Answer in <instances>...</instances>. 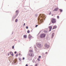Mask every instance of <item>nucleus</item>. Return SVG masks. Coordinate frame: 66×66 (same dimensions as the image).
Returning <instances> with one entry per match:
<instances>
[{
	"label": "nucleus",
	"mask_w": 66,
	"mask_h": 66,
	"mask_svg": "<svg viewBox=\"0 0 66 66\" xmlns=\"http://www.w3.org/2000/svg\"><path fill=\"white\" fill-rule=\"evenodd\" d=\"M45 15L43 14H41L40 16H39L38 18V20H40V22H42L43 21V19H44L45 18Z\"/></svg>",
	"instance_id": "1"
},
{
	"label": "nucleus",
	"mask_w": 66,
	"mask_h": 66,
	"mask_svg": "<svg viewBox=\"0 0 66 66\" xmlns=\"http://www.w3.org/2000/svg\"><path fill=\"white\" fill-rule=\"evenodd\" d=\"M51 22L52 23H55L56 22V20L55 18H53L51 19Z\"/></svg>",
	"instance_id": "2"
},
{
	"label": "nucleus",
	"mask_w": 66,
	"mask_h": 66,
	"mask_svg": "<svg viewBox=\"0 0 66 66\" xmlns=\"http://www.w3.org/2000/svg\"><path fill=\"white\" fill-rule=\"evenodd\" d=\"M46 34H42L40 35V38H44L46 36Z\"/></svg>",
	"instance_id": "3"
},
{
	"label": "nucleus",
	"mask_w": 66,
	"mask_h": 66,
	"mask_svg": "<svg viewBox=\"0 0 66 66\" xmlns=\"http://www.w3.org/2000/svg\"><path fill=\"white\" fill-rule=\"evenodd\" d=\"M37 46L38 47V48H41L42 47L41 44L39 43L37 44Z\"/></svg>",
	"instance_id": "4"
},
{
	"label": "nucleus",
	"mask_w": 66,
	"mask_h": 66,
	"mask_svg": "<svg viewBox=\"0 0 66 66\" xmlns=\"http://www.w3.org/2000/svg\"><path fill=\"white\" fill-rule=\"evenodd\" d=\"M44 46L45 48H48L49 47H50V46H49V45L47 44H45L44 45Z\"/></svg>",
	"instance_id": "5"
},
{
	"label": "nucleus",
	"mask_w": 66,
	"mask_h": 66,
	"mask_svg": "<svg viewBox=\"0 0 66 66\" xmlns=\"http://www.w3.org/2000/svg\"><path fill=\"white\" fill-rule=\"evenodd\" d=\"M30 55L31 57H33L34 56V54L32 52L30 54Z\"/></svg>",
	"instance_id": "6"
},
{
	"label": "nucleus",
	"mask_w": 66,
	"mask_h": 66,
	"mask_svg": "<svg viewBox=\"0 0 66 66\" xmlns=\"http://www.w3.org/2000/svg\"><path fill=\"white\" fill-rule=\"evenodd\" d=\"M10 53L11 55L12 56H14V54H13V53L12 52H10Z\"/></svg>",
	"instance_id": "7"
},
{
	"label": "nucleus",
	"mask_w": 66,
	"mask_h": 66,
	"mask_svg": "<svg viewBox=\"0 0 66 66\" xmlns=\"http://www.w3.org/2000/svg\"><path fill=\"white\" fill-rule=\"evenodd\" d=\"M56 28H57V26H54L52 30H53V29H56Z\"/></svg>",
	"instance_id": "8"
},
{
	"label": "nucleus",
	"mask_w": 66,
	"mask_h": 66,
	"mask_svg": "<svg viewBox=\"0 0 66 66\" xmlns=\"http://www.w3.org/2000/svg\"><path fill=\"white\" fill-rule=\"evenodd\" d=\"M49 29H50V30L49 31H51V29H52V26H49Z\"/></svg>",
	"instance_id": "9"
},
{
	"label": "nucleus",
	"mask_w": 66,
	"mask_h": 66,
	"mask_svg": "<svg viewBox=\"0 0 66 66\" xmlns=\"http://www.w3.org/2000/svg\"><path fill=\"white\" fill-rule=\"evenodd\" d=\"M58 10V8H55L54 10H53V11L54 12V11H57V10Z\"/></svg>",
	"instance_id": "10"
},
{
	"label": "nucleus",
	"mask_w": 66,
	"mask_h": 66,
	"mask_svg": "<svg viewBox=\"0 0 66 66\" xmlns=\"http://www.w3.org/2000/svg\"><path fill=\"white\" fill-rule=\"evenodd\" d=\"M28 37H29V38L30 39V38H31V37H32V36H31V35H29Z\"/></svg>",
	"instance_id": "11"
},
{
	"label": "nucleus",
	"mask_w": 66,
	"mask_h": 66,
	"mask_svg": "<svg viewBox=\"0 0 66 66\" xmlns=\"http://www.w3.org/2000/svg\"><path fill=\"white\" fill-rule=\"evenodd\" d=\"M23 36H24V38H27V35H24Z\"/></svg>",
	"instance_id": "12"
},
{
	"label": "nucleus",
	"mask_w": 66,
	"mask_h": 66,
	"mask_svg": "<svg viewBox=\"0 0 66 66\" xmlns=\"http://www.w3.org/2000/svg\"><path fill=\"white\" fill-rule=\"evenodd\" d=\"M15 13H16V14H18V13H19V12H18V11L17 10L15 12Z\"/></svg>",
	"instance_id": "13"
},
{
	"label": "nucleus",
	"mask_w": 66,
	"mask_h": 66,
	"mask_svg": "<svg viewBox=\"0 0 66 66\" xmlns=\"http://www.w3.org/2000/svg\"><path fill=\"white\" fill-rule=\"evenodd\" d=\"M33 52V51L31 50H30L29 51V52Z\"/></svg>",
	"instance_id": "14"
},
{
	"label": "nucleus",
	"mask_w": 66,
	"mask_h": 66,
	"mask_svg": "<svg viewBox=\"0 0 66 66\" xmlns=\"http://www.w3.org/2000/svg\"><path fill=\"white\" fill-rule=\"evenodd\" d=\"M15 22H17V21H18V19H16L15 20Z\"/></svg>",
	"instance_id": "15"
},
{
	"label": "nucleus",
	"mask_w": 66,
	"mask_h": 66,
	"mask_svg": "<svg viewBox=\"0 0 66 66\" xmlns=\"http://www.w3.org/2000/svg\"><path fill=\"white\" fill-rule=\"evenodd\" d=\"M17 61V60L16 59L15 61L14 62V63H16V61Z\"/></svg>",
	"instance_id": "16"
},
{
	"label": "nucleus",
	"mask_w": 66,
	"mask_h": 66,
	"mask_svg": "<svg viewBox=\"0 0 66 66\" xmlns=\"http://www.w3.org/2000/svg\"><path fill=\"white\" fill-rule=\"evenodd\" d=\"M37 60L38 61H39H39H40V59H39V58H38Z\"/></svg>",
	"instance_id": "17"
},
{
	"label": "nucleus",
	"mask_w": 66,
	"mask_h": 66,
	"mask_svg": "<svg viewBox=\"0 0 66 66\" xmlns=\"http://www.w3.org/2000/svg\"><path fill=\"white\" fill-rule=\"evenodd\" d=\"M54 33H53L52 34V36H54Z\"/></svg>",
	"instance_id": "18"
},
{
	"label": "nucleus",
	"mask_w": 66,
	"mask_h": 66,
	"mask_svg": "<svg viewBox=\"0 0 66 66\" xmlns=\"http://www.w3.org/2000/svg\"><path fill=\"white\" fill-rule=\"evenodd\" d=\"M27 32L28 33H30V31L28 30L27 31Z\"/></svg>",
	"instance_id": "19"
},
{
	"label": "nucleus",
	"mask_w": 66,
	"mask_h": 66,
	"mask_svg": "<svg viewBox=\"0 0 66 66\" xmlns=\"http://www.w3.org/2000/svg\"><path fill=\"white\" fill-rule=\"evenodd\" d=\"M18 54H16V55L15 56L16 57H17V56H18Z\"/></svg>",
	"instance_id": "20"
},
{
	"label": "nucleus",
	"mask_w": 66,
	"mask_h": 66,
	"mask_svg": "<svg viewBox=\"0 0 66 66\" xmlns=\"http://www.w3.org/2000/svg\"><path fill=\"white\" fill-rule=\"evenodd\" d=\"M60 12H62V10L61 9H60Z\"/></svg>",
	"instance_id": "21"
},
{
	"label": "nucleus",
	"mask_w": 66,
	"mask_h": 66,
	"mask_svg": "<svg viewBox=\"0 0 66 66\" xmlns=\"http://www.w3.org/2000/svg\"><path fill=\"white\" fill-rule=\"evenodd\" d=\"M40 58H41V56H39V59H40Z\"/></svg>",
	"instance_id": "22"
},
{
	"label": "nucleus",
	"mask_w": 66,
	"mask_h": 66,
	"mask_svg": "<svg viewBox=\"0 0 66 66\" xmlns=\"http://www.w3.org/2000/svg\"><path fill=\"white\" fill-rule=\"evenodd\" d=\"M12 49H14V46H12Z\"/></svg>",
	"instance_id": "23"
},
{
	"label": "nucleus",
	"mask_w": 66,
	"mask_h": 66,
	"mask_svg": "<svg viewBox=\"0 0 66 66\" xmlns=\"http://www.w3.org/2000/svg\"><path fill=\"white\" fill-rule=\"evenodd\" d=\"M57 19H59V16H57Z\"/></svg>",
	"instance_id": "24"
},
{
	"label": "nucleus",
	"mask_w": 66,
	"mask_h": 66,
	"mask_svg": "<svg viewBox=\"0 0 66 66\" xmlns=\"http://www.w3.org/2000/svg\"><path fill=\"white\" fill-rule=\"evenodd\" d=\"M25 24H26L25 23H24V24H23L24 27V26H25Z\"/></svg>",
	"instance_id": "25"
},
{
	"label": "nucleus",
	"mask_w": 66,
	"mask_h": 66,
	"mask_svg": "<svg viewBox=\"0 0 66 66\" xmlns=\"http://www.w3.org/2000/svg\"><path fill=\"white\" fill-rule=\"evenodd\" d=\"M38 65L37 64H36L35 65V66H37Z\"/></svg>",
	"instance_id": "26"
},
{
	"label": "nucleus",
	"mask_w": 66,
	"mask_h": 66,
	"mask_svg": "<svg viewBox=\"0 0 66 66\" xmlns=\"http://www.w3.org/2000/svg\"><path fill=\"white\" fill-rule=\"evenodd\" d=\"M26 28L27 29H28V26H27L26 27Z\"/></svg>",
	"instance_id": "27"
},
{
	"label": "nucleus",
	"mask_w": 66,
	"mask_h": 66,
	"mask_svg": "<svg viewBox=\"0 0 66 66\" xmlns=\"http://www.w3.org/2000/svg\"><path fill=\"white\" fill-rule=\"evenodd\" d=\"M17 53V52H14V53H15V54H16V53Z\"/></svg>",
	"instance_id": "28"
},
{
	"label": "nucleus",
	"mask_w": 66,
	"mask_h": 66,
	"mask_svg": "<svg viewBox=\"0 0 66 66\" xmlns=\"http://www.w3.org/2000/svg\"><path fill=\"white\" fill-rule=\"evenodd\" d=\"M24 60V57L23 58V60Z\"/></svg>",
	"instance_id": "29"
},
{
	"label": "nucleus",
	"mask_w": 66,
	"mask_h": 66,
	"mask_svg": "<svg viewBox=\"0 0 66 66\" xmlns=\"http://www.w3.org/2000/svg\"><path fill=\"white\" fill-rule=\"evenodd\" d=\"M51 14V12H50V13H49V15H50Z\"/></svg>",
	"instance_id": "30"
},
{
	"label": "nucleus",
	"mask_w": 66,
	"mask_h": 66,
	"mask_svg": "<svg viewBox=\"0 0 66 66\" xmlns=\"http://www.w3.org/2000/svg\"><path fill=\"white\" fill-rule=\"evenodd\" d=\"M37 26H38V25H36V26L35 27H37Z\"/></svg>",
	"instance_id": "31"
},
{
	"label": "nucleus",
	"mask_w": 66,
	"mask_h": 66,
	"mask_svg": "<svg viewBox=\"0 0 66 66\" xmlns=\"http://www.w3.org/2000/svg\"><path fill=\"white\" fill-rule=\"evenodd\" d=\"M26 66H28V64H26Z\"/></svg>",
	"instance_id": "32"
},
{
	"label": "nucleus",
	"mask_w": 66,
	"mask_h": 66,
	"mask_svg": "<svg viewBox=\"0 0 66 66\" xmlns=\"http://www.w3.org/2000/svg\"><path fill=\"white\" fill-rule=\"evenodd\" d=\"M8 55H10V54H9V53H8Z\"/></svg>",
	"instance_id": "33"
},
{
	"label": "nucleus",
	"mask_w": 66,
	"mask_h": 66,
	"mask_svg": "<svg viewBox=\"0 0 66 66\" xmlns=\"http://www.w3.org/2000/svg\"><path fill=\"white\" fill-rule=\"evenodd\" d=\"M36 16H37V14H36V15H35Z\"/></svg>",
	"instance_id": "34"
},
{
	"label": "nucleus",
	"mask_w": 66,
	"mask_h": 66,
	"mask_svg": "<svg viewBox=\"0 0 66 66\" xmlns=\"http://www.w3.org/2000/svg\"><path fill=\"white\" fill-rule=\"evenodd\" d=\"M20 54H21L20 53L19 54V55H20Z\"/></svg>",
	"instance_id": "35"
},
{
	"label": "nucleus",
	"mask_w": 66,
	"mask_h": 66,
	"mask_svg": "<svg viewBox=\"0 0 66 66\" xmlns=\"http://www.w3.org/2000/svg\"><path fill=\"white\" fill-rule=\"evenodd\" d=\"M47 52H46L45 53V54H47Z\"/></svg>",
	"instance_id": "36"
},
{
	"label": "nucleus",
	"mask_w": 66,
	"mask_h": 66,
	"mask_svg": "<svg viewBox=\"0 0 66 66\" xmlns=\"http://www.w3.org/2000/svg\"><path fill=\"white\" fill-rule=\"evenodd\" d=\"M52 16H53V14H52Z\"/></svg>",
	"instance_id": "37"
}]
</instances>
